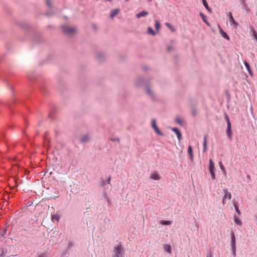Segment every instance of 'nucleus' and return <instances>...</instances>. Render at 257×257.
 Instances as JSON below:
<instances>
[{"label": "nucleus", "instance_id": "obj_1", "mask_svg": "<svg viewBox=\"0 0 257 257\" xmlns=\"http://www.w3.org/2000/svg\"><path fill=\"white\" fill-rule=\"evenodd\" d=\"M124 250L120 244H117L113 247L112 257H123Z\"/></svg>", "mask_w": 257, "mask_h": 257}, {"label": "nucleus", "instance_id": "obj_2", "mask_svg": "<svg viewBox=\"0 0 257 257\" xmlns=\"http://www.w3.org/2000/svg\"><path fill=\"white\" fill-rule=\"evenodd\" d=\"M61 28H62V31L64 33H65L66 34H68V35H71V34H73L75 32V30H76L75 28L69 27L66 25H63L62 26Z\"/></svg>", "mask_w": 257, "mask_h": 257}, {"label": "nucleus", "instance_id": "obj_3", "mask_svg": "<svg viewBox=\"0 0 257 257\" xmlns=\"http://www.w3.org/2000/svg\"><path fill=\"white\" fill-rule=\"evenodd\" d=\"M227 17L229 18V22L231 25L234 26V27H236L238 24L234 20L232 15L231 12H229L227 14Z\"/></svg>", "mask_w": 257, "mask_h": 257}, {"label": "nucleus", "instance_id": "obj_4", "mask_svg": "<svg viewBox=\"0 0 257 257\" xmlns=\"http://www.w3.org/2000/svg\"><path fill=\"white\" fill-rule=\"evenodd\" d=\"M231 240H230V246L231 248H236V239H235V235L234 233L232 232H231Z\"/></svg>", "mask_w": 257, "mask_h": 257}, {"label": "nucleus", "instance_id": "obj_5", "mask_svg": "<svg viewBox=\"0 0 257 257\" xmlns=\"http://www.w3.org/2000/svg\"><path fill=\"white\" fill-rule=\"evenodd\" d=\"M223 192L224 193V196L223 197L222 203L223 204H225V200L226 199L230 200L231 198V195L230 193L228 192L226 189H223Z\"/></svg>", "mask_w": 257, "mask_h": 257}, {"label": "nucleus", "instance_id": "obj_6", "mask_svg": "<svg viewBox=\"0 0 257 257\" xmlns=\"http://www.w3.org/2000/svg\"><path fill=\"white\" fill-rule=\"evenodd\" d=\"M110 177H108V178L105 181H102L100 185L101 187H103L104 189H108L109 185H110Z\"/></svg>", "mask_w": 257, "mask_h": 257}, {"label": "nucleus", "instance_id": "obj_7", "mask_svg": "<svg viewBox=\"0 0 257 257\" xmlns=\"http://www.w3.org/2000/svg\"><path fill=\"white\" fill-rule=\"evenodd\" d=\"M171 130L176 134L178 140L180 141L182 139V135L179 129L176 127H171Z\"/></svg>", "mask_w": 257, "mask_h": 257}, {"label": "nucleus", "instance_id": "obj_8", "mask_svg": "<svg viewBox=\"0 0 257 257\" xmlns=\"http://www.w3.org/2000/svg\"><path fill=\"white\" fill-rule=\"evenodd\" d=\"M226 134L227 136L229 139H231L232 136V133H231V123L230 121H228V123L227 124V128H226Z\"/></svg>", "mask_w": 257, "mask_h": 257}, {"label": "nucleus", "instance_id": "obj_9", "mask_svg": "<svg viewBox=\"0 0 257 257\" xmlns=\"http://www.w3.org/2000/svg\"><path fill=\"white\" fill-rule=\"evenodd\" d=\"M218 28H219L220 34L221 35V36L223 38L226 39V40H229V38L228 36V35H227V34L226 33V32H225L224 31H223V30L222 29V28H221V27L219 25H218Z\"/></svg>", "mask_w": 257, "mask_h": 257}, {"label": "nucleus", "instance_id": "obj_10", "mask_svg": "<svg viewBox=\"0 0 257 257\" xmlns=\"http://www.w3.org/2000/svg\"><path fill=\"white\" fill-rule=\"evenodd\" d=\"M164 249L165 251L168 252L169 253H171L172 252V247L169 244H165L163 246Z\"/></svg>", "mask_w": 257, "mask_h": 257}, {"label": "nucleus", "instance_id": "obj_11", "mask_svg": "<svg viewBox=\"0 0 257 257\" xmlns=\"http://www.w3.org/2000/svg\"><path fill=\"white\" fill-rule=\"evenodd\" d=\"M151 178L154 180H159L161 178L159 174L156 172L152 173Z\"/></svg>", "mask_w": 257, "mask_h": 257}, {"label": "nucleus", "instance_id": "obj_12", "mask_svg": "<svg viewBox=\"0 0 257 257\" xmlns=\"http://www.w3.org/2000/svg\"><path fill=\"white\" fill-rule=\"evenodd\" d=\"M207 137L206 136H205L203 138V152H205L207 150Z\"/></svg>", "mask_w": 257, "mask_h": 257}, {"label": "nucleus", "instance_id": "obj_13", "mask_svg": "<svg viewBox=\"0 0 257 257\" xmlns=\"http://www.w3.org/2000/svg\"><path fill=\"white\" fill-rule=\"evenodd\" d=\"M244 64L250 76H252V72L250 69L249 64L245 61L244 62Z\"/></svg>", "mask_w": 257, "mask_h": 257}, {"label": "nucleus", "instance_id": "obj_14", "mask_svg": "<svg viewBox=\"0 0 257 257\" xmlns=\"http://www.w3.org/2000/svg\"><path fill=\"white\" fill-rule=\"evenodd\" d=\"M250 34L254 39L257 38V33L253 28H250Z\"/></svg>", "mask_w": 257, "mask_h": 257}, {"label": "nucleus", "instance_id": "obj_15", "mask_svg": "<svg viewBox=\"0 0 257 257\" xmlns=\"http://www.w3.org/2000/svg\"><path fill=\"white\" fill-rule=\"evenodd\" d=\"M188 154L189 155L190 159L192 161L193 160V155L192 147L191 146H189L188 147Z\"/></svg>", "mask_w": 257, "mask_h": 257}, {"label": "nucleus", "instance_id": "obj_16", "mask_svg": "<svg viewBox=\"0 0 257 257\" xmlns=\"http://www.w3.org/2000/svg\"><path fill=\"white\" fill-rule=\"evenodd\" d=\"M146 92L147 94L150 96L151 98H154L153 92L150 87L148 86L147 87Z\"/></svg>", "mask_w": 257, "mask_h": 257}, {"label": "nucleus", "instance_id": "obj_17", "mask_svg": "<svg viewBox=\"0 0 257 257\" xmlns=\"http://www.w3.org/2000/svg\"><path fill=\"white\" fill-rule=\"evenodd\" d=\"M148 15V13L147 12H146V11H142L141 12H140L139 13H138L136 15V17L138 18H140L142 17H145L147 15Z\"/></svg>", "mask_w": 257, "mask_h": 257}, {"label": "nucleus", "instance_id": "obj_18", "mask_svg": "<svg viewBox=\"0 0 257 257\" xmlns=\"http://www.w3.org/2000/svg\"><path fill=\"white\" fill-rule=\"evenodd\" d=\"M60 218V215L58 214L52 215L51 217V220L53 222H54L55 220L59 221Z\"/></svg>", "mask_w": 257, "mask_h": 257}, {"label": "nucleus", "instance_id": "obj_19", "mask_svg": "<svg viewBox=\"0 0 257 257\" xmlns=\"http://www.w3.org/2000/svg\"><path fill=\"white\" fill-rule=\"evenodd\" d=\"M209 171H215L214 163L213 161L211 159L209 160Z\"/></svg>", "mask_w": 257, "mask_h": 257}, {"label": "nucleus", "instance_id": "obj_20", "mask_svg": "<svg viewBox=\"0 0 257 257\" xmlns=\"http://www.w3.org/2000/svg\"><path fill=\"white\" fill-rule=\"evenodd\" d=\"M200 16H201V18L202 19L203 22L208 26H210V24L209 22L206 20L205 16L202 13H200Z\"/></svg>", "mask_w": 257, "mask_h": 257}, {"label": "nucleus", "instance_id": "obj_21", "mask_svg": "<svg viewBox=\"0 0 257 257\" xmlns=\"http://www.w3.org/2000/svg\"><path fill=\"white\" fill-rule=\"evenodd\" d=\"M202 3L203 6L205 7V8L208 10L210 13L211 12V9L209 7L208 4L206 0H202Z\"/></svg>", "mask_w": 257, "mask_h": 257}, {"label": "nucleus", "instance_id": "obj_22", "mask_svg": "<svg viewBox=\"0 0 257 257\" xmlns=\"http://www.w3.org/2000/svg\"><path fill=\"white\" fill-rule=\"evenodd\" d=\"M175 122L179 124L181 126H183V121L179 116L176 117Z\"/></svg>", "mask_w": 257, "mask_h": 257}, {"label": "nucleus", "instance_id": "obj_23", "mask_svg": "<svg viewBox=\"0 0 257 257\" xmlns=\"http://www.w3.org/2000/svg\"><path fill=\"white\" fill-rule=\"evenodd\" d=\"M118 13V10L114 9L111 11L110 13V17L111 18H113L114 16L116 15V14Z\"/></svg>", "mask_w": 257, "mask_h": 257}, {"label": "nucleus", "instance_id": "obj_24", "mask_svg": "<svg viewBox=\"0 0 257 257\" xmlns=\"http://www.w3.org/2000/svg\"><path fill=\"white\" fill-rule=\"evenodd\" d=\"M89 138L88 135H84L81 138V141L82 143L86 142L88 141Z\"/></svg>", "mask_w": 257, "mask_h": 257}, {"label": "nucleus", "instance_id": "obj_25", "mask_svg": "<svg viewBox=\"0 0 257 257\" xmlns=\"http://www.w3.org/2000/svg\"><path fill=\"white\" fill-rule=\"evenodd\" d=\"M234 222H235V223L238 225H241L242 223H241V221H240V220L236 217V216L235 215H234Z\"/></svg>", "mask_w": 257, "mask_h": 257}, {"label": "nucleus", "instance_id": "obj_26", "mask_svg": "<svg viewBox=\"0 0 257 257\" xmlns=\"http://www.w3.org/2000/svg\"><path fill=\"white\" fill-rule=\"evenodd\" d=\"M161 224L164 225H169L171 224V221L169 220H162Z\"/></svg>", "mask_w": 257, "mask_h": 257}, {"label": "nucleus", "instance_id": "obj_27", "mask_svg": "<svg viewBox=\"0 0 257 257\" xmlns=\"http://www.w3.org/2000/svg\"><path fill=\"white\" fill-rule=\"evenodd\" d=\"M148 33L153 36H154L155 35L154 31L150 27H148Z\"/></svg>", "mask_w": 257, "mask_h": 257}, {"label": "nucleus", "instance_id": "obj_28", "mask_svg": "<svg viewBox=\"0 0 257 257\" xmlns=\"http://www.w3.org/2000/svg\"><path fill=\"white\" fill-rule=\"evenodd\" d=\"M165 25L168 27L169 28L170 30L172 31V32H174L175 31V29H174L173 27L169 23H166L165 24Z\"/></svg>", "mask_w": 257, "mask_h": 257}, {"label": "nucleus", "instance_id": "obj_29", "mask_svg": "<svg viewBox=\"0 0 257 257\" xmlns=\"http://www.w3.org/2000/svg\"><path fill=\"white\" fill-rule=\"evenodd\" d=\"M154 130L155 131V132L159 135L160 136H163V133L159 130V128L157 127L154 128Z\"/></svg>", "mask_w": 257, "mask_h": 257}, {"label": "nucleus", "instance_id": "obj_30", "mask_svg": "<svg viewBox=\"0 0 257 257\" xmlns=\"http://www.w3.org/2000/svg\"><path fill=\"white\" fill-rule=\"evenodd\" d=\"M211 177L212 179L215 180V171H210Z\"/></svg>", "mask_w": 257, "mask_h": 257}, {"label": "nucleus", "instance_id": "obj_31", "mask_svg": "<svg viewBox=\"0 0 257 257\" xmlns=\"http://www.w3.org/2000/svg\"><path fill=\"white\" fill-rule=\"evenodd\" d=\"M155 28L156 30H159L160 27V23L159 21H156L155 22Z\"/></svg>", "mask_w": 257, "mask_h": 257}, {"label": "nucleus", "instance_id": "obj_32", "mask_svg": "<svg viewBox=\"0 0 257 257\" xmlns=\"http://www.w3.org/2000/svg\"><path fill=\"white\" fill-rule=\"evenodd\" d=\"M152 126L154 129L157 127V126L156 124V120L155 119L152 120Z\"/></svg>", "mask_w": 257, "mask_h": 257}, {"label": "nucleus", "instance_id": "obj_33", "mask_svg": "<svg viewBox=\"0 0 257 257\" xmlns=\"http://www.w3.org/2000/svg\"><path fill=\"white\" fill-rule=\"evenodd\" d=\"M234 208H235V211L236 212H237V213L238 214V215H240V212L239 211V208L238 207V206L234 204Z\"/></svg>", "mask_w": 257, "mask_h": 257}, {"label": "nucleus", "instance_id": "obj_34", "mask_svg": "<svg viewBox=\"0 0 257 257\" xmlns=\"http://www.w3.org/2000/svg\"><path fill=\"white\" fill-rule=\"evenodd\" d=\"M51 0H46V5L48 8H51L52 7V6L51 5Z\"/></svg>", "mask_w": 257, "mask_h": 257}, {"label": "nucleus", "instance_id": "obj_35", "mask_svg": "<svg viewBox=\"0 0 257 257\" xmlns=\"http://www.w3.org/2000/svg\"><path fill=\"white\" fill-rule=\"evenodd\" d=\"M219 165L221 170H224L225 169V168L221 162L219 163Z\"/></svg>", "mask_w": 257, "mask_h": 257}, {"label": "nucleus", "instance_id": "obj_36", "mask_svg": "<svg viewBox=\"0 0 257 257\" xmlns=\"http://www.w3.org/2000/svg\"><path fill=\"white\" fill-rule=\"evenodd\" d=\"M232 255L234 257L236 256V248H231Z\"/></svg>", "mask_w": 257, "mask_h": 257}, {"label": "nucleus", "instance_id": "obj_37", "mask_svg": "<svg viewBox=\"0 0 257 257\" xmlns=\"http://www.w3.org/2000/svg\"><path fill=\"white\" fill-rule=\"evenodd\" d=\"M38 257H47L45 252H44L38 256Z\"/></svg>", "mask_w": 257, "mask_h": 257}, {"label": "nucleus", "instance_id": "obj_38", "mask_svg": "<svg viewBox=\"0 0 257 257\" xmlns=\"http://www.w3.org/2000/svg\"><path fill=\"white\" fill-rule=\"evenodd\" d=\"M206 257H213L212 254L211 252H208L206 255Z\"/></svg>", "mask_w": 257, "mask_h": 257}, {"label": "nucleus", "instance_id": "obj_39", "mask_svg": "<svg viewBox=\"0 0 257 257\" xmlns=\"http://www.w3.org/2000/svg\"><path fill=\"white\" fill-rule=\"evenodd\" d=\"M192 113L193 116H195L196 115V112L195 109L192 110Z\"/></svg>", "mask_w": 257, "mask_h": 257}, {"label": "nucleus", "instance_id": "obj_40", "mask_svg": "<svg viewBox=\"0 0 257 257\" xmlns=\"http://www.w3.org/2000/svg\"><path fill=\"white\" fill-rule=\"evenodd\" d=\"M6 233V229H5L3 233L1 234V235L3 236Z\"/></svg>", "mask_w": 257, "mask_h": 257}, {"label": "nucleus", "instance_id": "obj_41", "mask_svg": "<svg viewBox=\"0 0 257 257\" xmlns=\"http://www.w3.org/2000/svg\"><path fill=\"white\" fill-rule=\"evenodd\" d=\"M240 3L243 6L245 4L244 0H240Z\"/></svg>", "mask_w": 257, "mask_h": 257}, {"label": "nucleus", "instance_id": "obj_42", "mask_svg": "<svg viewBox=\"0 0 257 257\" xmlns=\"http://www.w3.org/2000/svg\"><path fill=\"white\" fill-rule=\"evenodd\" d=\"M225 119H226V120L227 123H228V121H230V120H229V118H228V116H227V115H226V116H225Z\"/></svg>", "mask_w": 257, "mask_h": 257}, {"label": "nucleus", "instance_id": "obj_43", "mask_svg": "<svg viewBox=\"0 0 257 257\" xmlns=\"http://www.w3.org/2000/svg\"><path fill=\"white\" fill-rule=\"evenodd\" d=\"M171 49H172V48H171V46H168V47H167V50H168V51H171Z\"/></svg>", "mask_w": 257, "mask_h": 257}, {"label": "nucleus", "instance_id": "obj_44", "mask_svg": "<svg viewBox=\"0 0 257 257\" xmlns=\"http://www.w3.org/2000/svg\"><path fill=\"white\" fill-rule=\"evenodd\" d=\"M104 196L105 198L108 199L107 195L106 193H104Z\"/></svg>", "mask_w": 257, "mask_h": 257}, {"label": "nucleus", "instance_id": "obj_45", "mask_svg": "<svg viewBox=\"0 0 257 257\" xmlns=\"http://www.w3.org/2000/svg\"><path fill=\"white\" fill-rule=\"evenodd\" d=\"M222 171H223V172L224 174L225 175H226V171H225V169H224V170H222Z\"/></svg>", "mask_w": 257, "mask_h": 257}, {"label": "nucleus", "instance_id": "obj_46", "mask_svg": "<svg viewBox=\"0 0 257 257\" xmlns=\"http://www.w3.org/2000/svg\"><path fill=\"white\" fill-rule=\"evenodd\" d=\"M247 178L248 179H250V176H249V175H247Z\"/></svg>", "mask_w": 257, "mask_h": 257}, {"label": "nucleus", "instance_id": "obj_47", "mask_svg": "<svg viewBox=\"0 0 257 257\" xmlns=\"http://www.w3.org/2000/svg\"><path fill=\"white\" fill-rule=\"evenodd\" d=\"M113 140V141H116V140H117V141H118L119 140H118V139H114V140Z\"/></svg>", "mask_w": 257, "mask_h": 257}, {"label": "nucleus", "instance_id": "obj_48", "mask_svg": "<svg viewBox=\"0 0 257 257\" xmlns=\"http://www.w3.org/2000/svg\"><path fill=\"white\" fill-rule=\"evenodd\" d=\"M46 15H47V16H49V14L48 13H46Z\"/></svg>", "mask_w": 257, "mask_h": 257}, {"label": "nucleus", "instance_id": "obj_49", "mask_svg": "<svg viewBox=\"0 0 257 257\" xmlns=\"http://www.w3.org/2000/svg\"><path fill=\"white\" fill-rule=\"evenodd\" d=\"M147 1H149V2H151L152 1V0H147Z\"/></svg>", "mask_w": 257, "mask_h": 257}, {"label": "nucleus", "instance_id": "obj_50", "mask_svg": "<svg viewBox=\"0 0 257 257\" xmlns=\"http://www.w3.org/2000/svg\"><path fill=\"white\" fill-rule=\"evenodd\" d=\"M57 197H58V196H55V197H54V198H57Z\"/></svg>", "mask_w": 257, "mask_h": 257}]
</instances>
